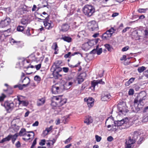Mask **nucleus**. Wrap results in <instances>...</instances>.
Masks as SVG:
<instances>
[{
  "label": "nucleus",
  "instance_id": "1",
  "mask_svg": "<svg viewBox=\"0 0 148 148\" xmlns=\"http://www.w3.org/2000/svg\"><path fill=\"white\" fill-rule=\"evenodd\" d=\"M144 95L143 96V93H140L135 98L134 101V106L131 108V110L136 113H141L144 104V101L146 99V94L144 93Z\"/></svg>",
  "mask_w": 148,
  "mask_h": 148
},
{
  "label": "nucleus",
  "instance_id": "2",
  "mask_svg": "<svg viewBox=\"0 0 148 148\" xmlns=\"http://www.w3.org/2000/svg\"><path fill=\"white\" fill-rule=\"evenodd\" d=\"M43 14L46 15L45 16H44L41 15H40L41 18H40L38 17V19H40L42 20H45L44 21V24L46 28L50 29H51L53 26V24L52 23L51 21L49 20V16L47 14L46 12H44L42 13Z\"/></svg>",
  "mask_w": 148,
  "mask_h": 148
},
{
  "label": "nucleus",
  "instance_id": "3",
  "mask_svg": "<svg viewBox=\"0 0 148 148\" xmlns=\"http://www.w3.org/2000/svg\"><path fill=\"white\" fill-rule=\"evenodd\" d=\"M83 13L88 17H90L95 12V7L91 5H86L82 9Z\"/></svg>",
  "mask_w": 148,
  "mask_h": 148
},
{
  "label": "nucleus",
  "instance_id": "4",
  "mask_svg": "<svg viewBox=\"0 0 148 148\" xmlns=\"http://www.w3.org/2000/svg\"><path fill=\"white\" fill-rule=\"evenodd\" d=\"M119 114L120 115H125L128 111L125 102L121 101L117 105Z\"/></svg>",
  "mask_w": 148,
  "mask_h": 148
},
{
  "label": "nucleus",
  "instance_id": "5",
  "mask_svg": "<svg viewBox=\"0 0 148 148\" xmlns=\"http://www.w3.org/2000/svg\"><path fill=\"white\" fill-rule=\"evenodd\" d=\"M30 62L28 59L22 60L17 62L16 64L17 67H23L24 68L28 69L30 67Z\"/></svg>",
  "mask_w": 148,
  "mask_h": 148
},
{
  "label": "nucleus",
  "instance_id": "6",
  "mask_svg": "<svg viewBox=\"0 0 148 148\" xmlns=\"http://www.w3.org/2000/svg\"><path fill=\"white\" fill-rule=\"evenodd\" d=\"M64 89V86L62 85L58 86L56 85H53L51 89L53 94H58L62 92Z\"/></svg>",
  "mask_w": 148,
  "mask_h": 148
},
{
  "label": "nucleus",
  "instance_id": "7",
  "mask_svg": "<svg viewBox=\"0 0 148 148\" xmlns=\"http://www.w3.org/2000/svg\"><path fill=\"white\" fill-rule=\"evenodd\" d=\"M115 30L112 27L107 30L105 33L103 34L102 36V39L103 40L109 39L111 37Z\"/></svg>",
  "mask_w": 148,
  "mask_h": 148
},
{
  "label": "nucleus",
  "instance_id": "8",
  "mask_svg": "<svg viewBox=\"0 0 148 148\" xmlns=\"http://www.w3.org/2000/svg\"><path fill=\"white\" fill-rule=\"evenodd\" d=\"M55 97H56V96H53L52 97L51 105L53 109H55V111L59 112L61 111L62 109L61 108L58 106L57 100L54 99Z\"/></svg>",
  "mask_w": 148,
  "mask_h": 148
},
{
  "label": "nucleus",
  "instance_id": "9",
  "mask_svg": "<svg viewBox=\"0 0 148 148\" xmlns=\"http://www.w3.org/2000/svg\"><path fill=\"white\" fill-rule=\"evenodd\" d=\"M56 97L54 98V99L57 100L58 106L59 107L66 103V99L63 97L62 96L58 95L56 96Z\"/></svg>",
  "mask_w": 148,
  "mask_h": 148
},
{
  "label": "nucleus",
  "instance_id": "10",
  "mask_svg": "<svg viewBox=\"0 0 148 148\" xmlns=\"http://www.w3.org/2000/svg\"><path fill=\"white\" fill-rule=\"evenodd\" d=\"M16 106V104L11 101H6L5 102L4 106L6 110L9 112L11 111Z\"/></svg>",
  "mask_w": 148,
  "mask_h": 148
},
{
  "label": "nucleus",
  "instance_id": "11",
  "mask_svg": "<svg viewBox=\"0 0 148 148\" xmlns=\"http://www.w3.org/2000/svg\"><path fill=\"white\" fill-rule=\"evenodd\" d=\"M89 29L92 31H97L98 29L97 24L94 21H92L88 23Z\"/></svg>",
  "mask_w": 148,
  "mask_h": 148
},
{
  "label": "nucleus",
  "instance_id": "12",
  "mask_svg": "<svg viewBox=\"0 0 148 148\" xmlns=\"http://www.w3.org/2000/svg\"><path fill=\"white\" fill-rule=\"evenodd\" d=\"M11 22V20L10 18L7 17L0 22V28H3L9 25Z\"/></svg>",
  "mask_w": 148,
  "mask_h": 148
},
{
  "label": "nucleus",
  "instance_id": "13",
  "mask_svg": "<svg viewBox=\"0 0 148 148\" xmlns=\"http://www.w3.org/2000/svg\"><path fill=\"white\" fill-rule=\"evenodd\" d=\"M128 121V119L127 118L123 119L120 121H118L114 122V126L119 127L125 124H126Z\"/></svg>",
  "mask_w": 148,
  "mask_h": 148
},
{
  "label": "nucleus",
  "instance_id": "14",
  "mask_svg": "<svg viewBox=\"0 0 148 148\" xmlns=\"http://www.w3.org/2000/svg\"><path fill=\"white\" fill-rule=\"evenodd\" d=\"M17 98L18 101L19 105L25 106H27L28 104V101L24 100V97L23 96H17Z\"/></svg>",
  "mask_w": 148,
  "mask_h": 148
},
{
  "label": "nucleus",
  "instance_id": "15",
  "mask_svg": "<svg viewBox=\"0 0 148 148\" xmlns=\"http://www.w3.org/2000/svg\"><path fill=\"white\" fill-rule=\"evenodd\" d=\"M135 142L134 140L130 137L128 140H126L125 148H133L132 145Z\"/></svg>",
  "mask_w": 148,
  "mask_h": 148
},
{
  "label": "nucleus",
  "instance_id": "16",
  "mask_svg": "<svg viewBox=\"0 0 148 148\" xmlns=\"http://www.w3.org/2000/svg\"><path fill=\"white\" fill-rule=\"evenodd\" d=\"M98 84L103 85L105 84V83L104 82L102 81V79H98L96 80H94L92 81L91 83V88L92 89L94 90L95 86L98 85Z\"/></svg>",
  "mask_w": 148,
  "mask_h": 148
},
{
  "label": "nucleus",
  "instance_id": "17",
  "mask_svg": "<svg viewBox=\"0 0 148 148\" xmlns=\"http://www.w3.org/2000/svg\"><path fill=\"white\" fill-rule=\"evenodd\" d=\"M84 101H86L88 107L89 108L92 107L94 105V99L91 97L88 99L84 98Z\"/></svg>",
  "mask_w": 148,
  "mask_h": 148
},
{
  "label": "nucleus",
  "instance_id": "18",
  "mask_svg": "<svg viewBox=\"0 0 148 148\" xmlns=\"http://www.w3.org/2000/svg\"><path fill=\"white\" fill-rule=\"evenodd\" d=\"M51 70L62 71V68L60 67V63L58 62H55L53 65Z\"/></svg>",
  "mask_w": 148,
  "mask_h": 148
},
{
  "label": "nucleus",
  "instance_id": "19",
  "mask_svg": "<svg viewBox=\"0 0 148 148\" xmlns=\"http://www.w3.org/2000/svg\"><path fill=\"white\" fill-rule=\"evenodd\" d=\"M34 136V132L32 131H29L27 132L26 133V135H25L26 138H23V139L25 140H27L30 139V138H29L30 136L33 137Z\"/></svg>",
  "mask_w": 148,
  "mask_h": 148
},
{
  "label": "nucleus",
  "instance_id": "20",
  "mask_svg": "<svg viewBox=\"0 0 148 148\" xmlns=\"http://www.w3.org/2000/svg\"><path fill=\"white\" fill-rule=\"evenodd\" d=\"M53 72V77L55 79H58L59 77L62 76V75L59 73V72L61 71H57L52 70Z\"/></svg>",
  "mask_w": 148,
  "mask_h": 148
},
{
  "label": "nucleus",
  "instance_id": "21",
  "mask_svg": "<svg viewBox=\"0 0 148 148\" xmlns=\"http://www.w3.org/2000/svg\"><path fill=\"white\" fill-rule=\"evenodd\" d=\"M69 26L67 23L63 24L61 27V31L64 32L67 31L69 28Z\"/></svg>",
  "mask_w": 148,
  "mask_h": 148
},
{
  "label": "nucleus",
  "instance_id": "22",
  "mask_svg": "<svg viewBox=\"0 0 148 148\" xmlns=\"http://www.w3.org/2000/svg\"><path fill=\"white\" fill-rule=\"evenodd\" d=\"M27 59H28L30 62L34 61H36V58L34 53L30 55L27 58Z\"/></svg>",
  "mask_w": 148,
  "mask_h": 148
},
{
  "label": "nucleus",
  "instance_id": "23",
  "mask_svg": "<svg viewBox=\"0 0 148 148\" xmlns=\"http://www.w3.org/2000/svg\"><path fill=\"white\" fill-rule=\"evenodd\" d=\"M140 133L138 131H135L133 133V136L132 137V138L133 140H134L136 142L138 138V137H140L139 135H140Z\"/></svg>",
  "mask_w": 148,
  "mask_h": 148
},
{
  "label": "nucleus",
  "instance_id": "24",
  "mask_svg": "<svg viewBox=\"0 0 148 148\" xmlns=\"http://www.w3.org/2000/svg\"><path fill=\"white\" fill-rule=\"evenodd\" d=\"M93 119L90 116H88L84 121V123L89 125L93 122Z\"/></svg>",
  "mask_w": 148,
  "mask_h": 148
},
{
  "label": "nucleus",
  "instance_id": "25",
  "mask_svg": "<svg viewBox=\"0 0 148 148\" xmlns=\"http://www.w3.org/2000/svg\"><path fill=\"white\" fill-rule=\"evenodd\" d=\"M58 47L56 42H54L53 44L51 46V48L55 50L54 53L55 54L58 53Z\"/></svg>",
  "mask_w": 148,
  "mask_h": 148
},
{
  "label": "nucleus",
  "instance_id": "26",
  "mask_svg": "<svg viewBox=\"0 0 148 148\" xmlns=\"http://www.w3.org/2000/svg\"><path fill=\"white\" fill-rule=\"evenodd\" d=\"M30 80L29 77H25L22 80V82L24 83V85H25L26 87L29 83Z\"/></svg>",
  "mask_w": 148,
  "mask_h": 148
},
{
  "label": "nucleus",
  "instance_id": "27",
  "mask_svg": "<svg viewBox=\"0 0 148 148\" xmlns=\"http://www.w3.org/2000/svg\"><path fill=\"white\" fill-rule=\"evenodd\" d=\"M111 96L109 94H105L103 96H102L101 99L102 101H108L110 98Z\"/></svg>",
  "mask_w": 148,
  "mask_h": 148
},
{
  "label": "nucleus",
  "instance_id": "28",
  "mask_svg": "<svg viewBox=\"0 0 148 148\" xmlns=\"http://www.w3.org/2000/svg\"><path fill=\"white\" fill-rule=\"evenodd\" d=\"M73 83L70 82H66L65 84L62 85L64 86V90H67L71 88V86L73 84Z\"/></svg>",
  "mask_w": 148,
  "mask_h": 148
},
{
  "label": "nucleus",
  "instance_id": "29",
  "mask_svg": "<svg viewBox=\"0 0 148 148\" xmlns=\"http://www.w3.org/2000/svg\"><path fill=\"white\" fill-rule=\"evenodd\" d=\"M45 101L44 98L38 99V106H40L44 104Z\"/></svg>",
  "mask_w": 148,
  "mask_h": 148
},
{
  "label": "nucleus",
  "instance_id": "30",
  "mask_svg": "<svg viewBox=\"0 0 148 148\" xmlns=\"http://www.w3.org/2000/svg\"><path fill=\"white\" fill-rule=\"evenodd\" d=\"M27 132L25 129H22L20 131L18 135H19L20 136H25V135H26Z\"/></svg>",
  "mask_w": 148,
  "mask_h": 148
},
{
  "label": "nucleus",
  "instance_id": "31",
  "mask_svg": "<svg viewBox=\"0 0 148 148\" xmlns=\"http://www.w3.org/2000/svg\"><path fill=\"white\" fill-rule=\"evenodd\" d=\"M29 22L28 19L25 18H23L21 20V23L24 25H26Z\"/></svg>",
  "mask_w": 148,
  "mask_h": 148
},
{
  "label": "nucleus",
  "instance_id": "32",
  "mask_svg": "<svg viewBox=\"0 0 148 148\" xmlns=\"http://www.w3.org/2000/svg\"><path fill=\"white\" fill-rule=\"evenodd\" d=\"M10 136H11V138H12V143H14L18 136V134L17 133H16L13 135H10Z\"/></svg>",
  "mask_w": 148,
  "mask_h": 148
},
{
  "label": "nucleus",
  "instance_id": "33",
  "mask_svg": "<svg viewBox=\"0 0 148 148\" xmlns=\"http://www.w3.org/2000/svg\"><path fill=\"white\" fill-rule=\"evenodd\" d=\"M11 139V136L10 135H9L6 138H3L1 141L0 143H3L5 142L9 141Z\"/></svg>",
  "mask_w": 148,
  "mask_h": 148
},
{
  "label": "nucleus",
  "instance_id": "34",
  "mask_svg": "<svg viewBox=\"0 0 148 148\" xmlns=\"http://www.w3.org/2000/svg\"><path fill=\"white\" fill-rule=\"evenodd\" d=\"M62 39L65 41L68 42H71L72 38L70 37L65 36L62 37Z\"/></svg>",
  "mask_w": 148,
  "mask_h": 148
},
{
  "label": "nucleus",
  "instance_id": "35",
  "mask_svg": "<svg viewBox=\"0 0 148 148\" xmlns=\"http://www.w3.org/2000/svg\"><path fill=\"white\" fill-rule=\"evenodd\" d=\"M147 121H148V114L144 115L142 119L143 122L145 123Z\"/></svg>",
  "mask_w": 148,
  "mask_h": 148
},
{
  "label": "nucleus",
  "instance_id": "36",
  "mask_svg": "<svg viewBox=\"0 0 148 148\" xmlns=\"http://www.w3.org/2000/svg\"><path fill=\"white\" fill-rule=\"evenodd\" d=\"M148 10V8H139L138 10V11L140 13H145Z\"/></svg>",
  "mask_w": 148,
  "mask_h": 148
},
{
  "label": "nucleus",
  "instance_id": "37",
  "mask_svg": "<svg viewBox=\"0 0 148 148\" xmlns=\"http://www.w3.org/2000/svg\"><path fill=\"white\" fill-rule=\"evenodd\" d=\"M104 46L106 49L109 51H111L113 49L112 46L109 44H106Z\"/></svg>",
  "mask_w": 148,
  "mask_h": 148
},
{
  "label": "nucleus",
  "instance_id": "38",
  "mask_svg": "<svg viewBox=\"0 0 148 148\" xmlns=\"http://www.w3.org/2000/svg\"><path fill=\"white\" fill-rule=\"evenodd\" d=\"M10 42L12 45L15 44L16 45H18L20 43V41H16L13 38L11 39Z\"/></svg>",
  "mask_w": 148,
  "mask_h": 148
},
{
  "label": "nucleus",
  "instance_id": "39",
  "mask_svg": "<svg viewBox=\"0 0 148 148\" xmlns=\"http://www.w3.org/2000/svg\"><path fill=\"white\" fill-rule=\"evenodd\" d=\"M146 69V68L144 66L139 67L138 69V71L139 73H141Z\"/></svg>",
  "mask_w": 148,
  "mask_h": 148
},
{
  "label": "nucleus",
  "instance_id": "40",
  "mask_svg": "<svg viewBox=\"0 0 148 148\" xmlns=\"http://www.w3.org/2000/svg\"><path fill=\"white\" fill-rule=\"evenodd\" d=\"M97 54L98 55H100L102 52V48H99V46H97Z\"/></svg>",
  "mask_w": 148,
  "mask_h": 148
},
{
  "label": "nucleus",
  "instance_id": "41",
  "mask_svg": "<svg viewBox=\"0 0 148 148\" xmlns=\"http://www.w3.org/2000/svg\"><path fill=\"white\" fill-rule=\"evenodd\" d=\"M77 80L78 84H81L84 81L83 79L80 76H79L77 77Z\"/></svg>",
  "mask_w": 148,
  "mask_h": 148
},
{
  "label": "nucleus",
  "instance_id": "42",
  "mask_svg": "<svg viewBox=\"0 0 148 148\" xmlns=\"http://www.w3.org/2000/svg\"><path fill=\"white\" fill-rule=\"evenodd\" d=\"M59 133L57 135H56L55 138H53L52 140H51V141L52 143V145H53L56 142L57 138H58L59 136Z\"/></svg>",
  "mask_w": 148,
  "mask_h": 148
},
{
  "label": "nucleus",
  "instance_id": "43",
  "mask_svg": "<svg viewBox=\"0 0 148 148\" xmlns=\"http://www.w3.org/2000/svg\"><path fill=\"white\" fill-rule=\"evenodd\" d=\"M24 29L23 26H18L17 28V30L19 32H22Z\"/></svg>",
  "mask_w": 148,
  "mask_h": 148
},
{
  "label": "nucleus",
  "instance_id": "44",
  "mask_svg": "<svg viewBox=\"0 0 148 148\" xmlns=\"http://www.w3.org/2000/svg\"><path fill=\"white\" fill-rule=\"evenodd\" d=\"M37 138H36L34 140V141L31 147L30 148H35V145H36V140Z\"/></svg>",
  "mask_w": 148,
  "mask_h": 148
},
{
  "label": "nucleus",
  "instance_id": "45",
  "mask_svg": "<svg viewBox=\"0 0 148 148\" xmlns=\"http://www.w3.org/2000/svg\"><path fill=\"white\" fill-rule=\"evenodd\" d=\"M95 138L96 139V140L97 142H100L101 139V137L97 135H95Z\"/></svg>",
  "mask_w": 148,
  "mask_h": 148
},
{
  "label": "nucleus",
  "instance_id": "46",
  "mask_svg": "<svg viewBox=\"0 0 148 148\" xmlns=\"http://www.w3.org/2000/svg\"><path fill=\"white\" fill-rule=\"evenodd\" d=\"M134 92V90L132 89H130L129 90L128 92V94L130 95H133Z\"/></svg>",
  "mask_w": 148,
  "mask_h": 148
},
{
  "label": "nucleus",
  "instance_id": "47",
  "mask_svg": "<svg viewBox=\"0 0 148 148\" xmlns=\"http://www.w3.org/2000/svg\"><path fill=\"white\" fill-rule=\"evenodd\" d=\"M53 126L52 125H51L49 127L46 128L45 129L49 133V132H51L53 129Z\"/></svg>",
  "mask_w": 148,
  "mask_h": 148
},
{
  "label": "nucleus",
  "instance_id": "48",
  "mask_svg": "<svg viewBox=\"0 0 148 148\" xmlns=\"http://www.w3.org/2000/svg\"><path fill=\"white\" fill-rule=\"evenodd\" d=\"M45 139H42L41 140L40 142L39 143V144L40 145H45Z\"/></svg>",
  "mask_w": 148,
  "mask_h": 148
},
{
  "label": "nucleus",
  "instance_id": "49",
  "mask_svg": "<svg viewBox=\"0 0 148 148\" xmlns=\"http://www.w3.org/2000/svg\"><path fill=\"white\" fill-rule=\"evenodd\" d=\"M25 85H24L23 84V85H21L20 84H19V86H18V88L20 90H22L23 89V88L24 87H26L25 86Z\"/></svg>",
  "mask_w": 148,
  "mask_h": 148
},
{
  "label": "nucleus",
  "instance_id": "50",
  "mask_svg": "<svg viewBox=\"0 0 148 148\" xmlns=\"http://www.w3.org/2000/svg\"><path fill=\"white\" fill-rule=\"evenodd\" d=\"M62 70H63L64 72L66 73L68 72L69 70V68L68 67H63V68L62 69Z\"/></svg>",
  "mask_w": 148,
  "mask_h": 148
},
{
  "label": "nucleus",
  "instance_id": "51",
  "mask_svg": "<svg viewBox=\"0 0 148 148\" xmlns=\"http://www.w3.org/2000/svg\"><path fill=\"white\" fill-rule=\"evenodd\" d=\"M97 47L95 49H94L93 50H92L90 52V54H95L97 53Z\"/></svg>",
  "mask_w": 148,
  "mask_h": 148
},
{
  "label": "nucleus",
  "instance_id": "52",
  "mask_svg": "<svg viewBox=\"0 0 148 148\" xmlns=\"http://www.w3.org/2000/svg\"><path fill=\"white\" fill-rule=\"evenodd\" d=\"M72 139V138L70 137L68 138L64 142L65 144H67L70 142V140Z\"/></svg>",
  "mask_w": 148,
  "mask_h": 148
},
{
  "label": "nucleus",
  "instance_id": "53",
  "mask_svg": "<svg viewBox=\"0 0 148 148\" xmlns=\"http://www.w3.org/2000/svg\"><path fill=\"white\" fill-rule=\"evenodd\" d=\"M5 97V95L2 94V96H0V102L3 101Z\"/></svg>",
  "mask_w": 148,
  "mask_h": 148
},
{
  "label": "nucleus",
  "instance_id": "54",
  "mask_svg": "<svg viewBox=\"0 0 148 148\" xmlns=\"http://www.w3.org/2000/svg\"><path fill=\"white\" fill-rule=\"evenodd\" d=\"M129 47L128 46H126L123 48L122 49V51H127L129 49Z\"/></svg>",
  "mask_w": 148,
  "mask_h": 148
},
{
  "label": "nucleus",
  "instance_id": "55",
  "mask_svg": "<svg viewBox=\"0 0 148 148\" xmlns=\"http://www.w3.org/2000/svg\"><path fill=\"white\" fill-rule=\"evenodd\" d=\"M148 110V106H146L143 109V108L142 110V112L145 113L147 111V110Z\"/></svg>",
  "mask_w": 148,
  "mask_h": 148
},
{
  "label": "nucleus",
  "instance_id": "56",
  "mask_svg": "<svg viewBox=\"0 0 148 148\" xmlns=\"http://www.w3.org/2000/svg\"><path fill=\"white\" fill-rule=\"evenodd\" d=\"M30 29H28L27 30H26L25 32L24 33L26 34V35L27 36H29L31 35L30 33Z\"/></svg>",
  "mask_w": 148,
  "mask_h": 148
},
{
  "label": "nucleus",
  "instance_id": "57",
  "mask_svg": "<svg viewBox=\"0 0 148 148\" xmlns=\"http://www.w3.org/2000/svg\"><path fill=\"white\" fill-rule=\"evenodd\" d=\"M113 140V138L112 136H109L107 138V140L108 141L111 142Z\"/></svg>",
  "mask_w": 148,
  "mask_h": 148
},
{
  "label": "nucleus",
  "instance_id": "58",
  "mask_svg": "<svg viewBox=\"0 0 148 148\" xmlns=\"http://www.w3.org/2000/svg\"><path fill=\"white\" fill-rule=\"evenodd\" d=\"M130 28V27H127L125 29H124L122 31L123 33H125L127 30H129Z\"/></svg>",
  "mask_w": 148,
  "mask_h": 148
},
{
  "label": "nucleus",
  "instance_id": "59",
  "mask_svg": "<svg viewBox=\"0 0 148 148\" xmlns=\"http://www.w3.org/2000/svg\"><path fill=\"white\" fill-rule=\"evenodd\" d=\"M81 62H79L78 63L75 65H72L71 66V67L72 68H74L78 67L80 64Z\"/></svg>",
  "mask_w": 148,
  "mask_h": 148
},
{
  "label": "nucleus",
  "instance_id": "60",
  "mask_svg": "<svg viewBox=\"0 0 148 148\" xmlns=\"http://www.w3.org/2000/svg\"><path fill=\"white\" fill-rule=\"evenodd\" d=\"M144 139V138L143 137L140 138L138 141V144H140L141 143L142 141H143Z\"/></svg>",
  "mask_w": 148,
  "mask_h": 148
},
{
  "label": "nucleus",
  "instance_id": "61",
  "mask_svg": "<svg viewBox=\"0 0 148 148\" xmlns=\"http://www.w3.org/2000/svg\"><path fill=\"white\" fill-rule=\"evenodd\" d=\"M15 146L17 147H19L21 146V144L19 141H18L15 144Z\"/></svg>",
  "mask_w": 148,
  "mask_h": 148
},
{
  "label": "nucleus",
  "instance_id": "62",
  "mask_svg": "<svg viewBox=\"0 0 148 148\" xmlns=\"http://www.w3.org/2000/svg\"><path fill=\"white\" fill-rule=\"evenodd\" d=\"M71 54V53L70 52H68V53L65 54L64 55V57L67 58L69 57L70 55Z\"/></svg>",
  "mask_w": 148,
  "mask_h": 148
},
{
  "label": "nucleus",
  "instance_id": "63",
  "mask_svg": "<svg viewBox=\"0 0 148 148\" xmlns=\"http://www.w3.org/2000/svg\"><path fill=\"white\" fill-rule=\"evenodd\" d=\"M135 79V78H134V77H132L131 78H130L129 80V81L130 82V83H131V84L134 81V79Z\"/></svg>",
  "mask_w": 148,
  "mask_h": 148
},
{
  "label": "nucleus",
  "instance_id": "64",
  "mask_svg": "<svg viewBox=\"0 0 148 148\" xmlns=\"http://www.w3.org/2000/svg\"><path fill=\"white\" fill-rule=\"evenodd\" d=\"M49 132L47 131V130L45 129V130L43 131V134L44 136H46L48 134Z\"/></svg>",
  "mask_w": 148,
  "mask_h": 148
}]
</instances>
